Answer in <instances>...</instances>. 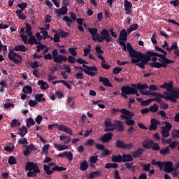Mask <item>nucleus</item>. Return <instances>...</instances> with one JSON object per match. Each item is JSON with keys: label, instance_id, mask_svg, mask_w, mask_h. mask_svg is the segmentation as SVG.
Wrapping results in <instances>:
<instances>
[{"label": "nucleus", "instance_id": "1", "mask_svg": "<svg viewBox=\"0 0 179 179\" xmlns=\"http://www.w3.org/2000/svg\"><path fill=\"white\" fill-rule=\"evenodd\" d=\"M161 89H166L167 92H164V99L172 103H177V99H179V91L173 90V83H164L160 85Z\"/></svg>", "mask_w": 179, "mask_h": 179}, {"label": "nucleus", "instance_id": "2", "mask_svg": "<svg viewBox=\"0 0 179 179\" xmlns=\"http://www.w3.org/2000/svg\"><path fill=\"white\" fill-rule=\"evenodd\" d=\"M27 50V49L24 45H17L14 47V49L9 50L8 55V59L14 62V64L18 65V64H20V62L23 61V58L22 57V55H17V53L15 52V51H21L24 52Z\"/></svg>", "mask_w": 179, "mask_h": 179}, {"label": "nucleus", "instance_id": "3", "mask_svg": "<svg viewBox=\"0 0 179 179\" xmlns=\"http://www.w3.org/2000/svg\"><path fill=\"white\" fill-rule=\"evenodd\" d=\"M152 55L153 57H159V58L158 59V61H159V62H150L149 65L151 68H167L169 64H174V60L168 59L167 57H165L162 54L152 52Z\"/></svg>", "mask_w": 179, "mask_h": 179}, {"label": "nucleus", "instance_id": "4", "mask_svg": "<svg viewBox=\"0 0 179 179\" xmlns=\"http://www.w3.org/2000/svg\"><path fill=\"white\" fill-rule=\"evenodd\" d=\"M105 124V132H110V131H114V127L116 128V131L117 132H124V122H122L121 120H117L115 124L111 123V120L110 119H108L104 121Z\"/></svg>", "mask_w": 179, "mask_h": 179}, {"label": "nucleus", "instance_id": "5", "mask_svg": "<svg viewBox=\"0 0 179 179\" xmlns=\"http://www.w3.org/2000/svg\"><path fill=\"white\" fill-rule=\"evenodd\" d=\"M152 57H153V52L152 51H147L145 53L140 52L135 59H131V64H138V62H141V61L144 65H148L149 61L152 59Z\"/></svg>", "mask_w": 179, "mask_h": 179}, {"label": "nucleus", "instance_id": "6", "mask_svg": "<svg viewBox=\"0 0 179 179\" xmlns=\"http://www.w3.org/2000/svg\"><path fill=\"white\" fill-rule=\"evenodd\" d=\"M25 170L26 171H29L27 173V177L34 178L40 173V166H38L37 163L28 162L25 165Z\"/></svg>", "mask_w": 179, "mask_h": 179}, {"label": "nucleus", "instance_id": "7", "mask_svg": "<svg viewBox=\"0 0 179 179\" xmlns=\"http://www.w3.org/2000/svg\"><path fill=\"white\" fill-rule=\"evenodd\" d=\"M133 87H135V89H137V90H140L141 94H143V96H153L155 97H160L161 99H164V95L157 93V92H152V93H149L148 91H143L145 89H148L149 87L146 84H141L138 83L137 85L134 84Z\"/></svg>", "mask_w": 179, "mask_h": 179}, {"label": "nucleus", "instance_id": "8", "mask_svg": "<svg viewBox=\"0 0 179 179\" xmlns=\"http://www.w3.org/2000/svg\"><path fill=\"white\" fill-rule=\"evenodd\" d=\"M83 67L85 69L82 68V66H76L74 67V69H80L82 72H85V73L89 76H96L97 74L98 69L96 66H89L86 64H83Z\"/></svg>", "mask_w": 179, "mask_h": 179}, {"label": "nucleus", "instance_id": "9", "mask_svg": "<svg viewBox=\"0 0 179 179\" xmlns=\"http://www.w3.org/2000/svg\"><path fill=\"white\" fill-rule=\"evenodd\" d=\"M53 58L54 62L56 64H62L68 60V57L64 55H59L58 50L54 49L52 51V59Z\"/></svg>", "mask_w": 179, "mask_h": 179}, {"label": "nucleus", "instance_id": "10", "mask_svg": "<svg viewBox=\"0 0 179 179\" xmlns=\"http://www.w3.org/2000/svg\"><path fill=\"white\" fill-rule=\"evenodd\" d=\"M104 41L106 43L113 41V36L110 34V31H108L107 29H103L101 31L99 38H98V42L99 43H103Z\"/></svg>", "mask_w": 179, "mask_h": 179}, {"label": "nucleus", "instance_id": "11", "mask_svg": "<svg viewBox=\"0 0 179 179\" xmlns=\"http://www.w3.org/2000/svg\"><path fill=\"white\" fill-rule=\"evenodd\" d=\"M115 146L117 149H131V148H134L133 143H125V142L121 141V140H117L115 143Z\"/></svg>", "mask_w": 179, "mask_h": 179}, {"label": "nucleus", "instance_id": "12", "mask_svg": "<svg viewBox=\"0 0 179 179\" xmlns=\"http://www.w3.org/2000/svg\"><path fill=\"white\" fill-rule=\"evenodd\" d=\"M127 52H129V55L130 58L132 59H135V57H136L138 55H139L140 51L135 50L134 48L132 47V45H131L130 43H127Z\"/></svg>", "mask_w": 179, "mask_h": 179}, {"label": "nucleus", "instance_id": "13", "mask_svg": "<svg viewBox=\"0 0 179 179\" xmlns=\"http://www.w3.org/2000/svg\"><path fill=\"white\" fill-rule=\"evenodd\" d=\"M70 18L68 16H64L62 18V20H64L65 22H66V25L68 26V27H71V24H72L73 22H75L76 20V19H78V17H76V14H75V13L73 12H70Z\"/></svg>", "mask_w": 179, "mask_h": 179}, {"label": "nucleus", "instance_id": "14", "mask_svg": "<svg viewBox=\"0 0 179 179\" xmlns=\"http://www.w3.org/2000/svg\"><path fill=\"white\" fill-rule=\"evenodd\" d=\"M89 33L91 34L92 40L93 41H99L101 34H99V29L97 28H88Z\"/></svg>", "mask_w": 179, "mask_h": 179}, {"label": "nucleus", "instance_id": "15", "mask_svg": "<svg viewBox=\"0 0 179 179\" xmlns=\"http://www.w3.org/2000/svg\"><path fill=\"white\" fill-rule=\"evenodd\" d=\"M120 113L123 115H121L120 117L121 118H124V120H126V121L127 120H131V118H132V117L135 116V114L125 108H122L120 110Z\"/></svg>", "mask_w": 179, "mask_h": 179}, {"label": "nucleus", "instance_id": "16", "mask_svg": "<svg viewBox=\"0 0 179 179\" xmlns=\"http://www.w3.org/2000/svg\"><path fill=\"white\" fill-rule=\"evenodd\" d=\"M121 96L127 100L128 99V96L131 94V90L129 85L123 86L121 88Z\"/></svg>", "mask_w": 179, "mask_h": 179}, {"label": "nucleus", "instance_id": "17", "mask_svg": "<svg viewBox=\"0 0 179 179\" xmlns=\"http://www.w3.org/2000/svg\"><path fill=\"white\" fill-rule=\"evenodd\" d=\"M157 125H160V121L152 118L150 120V125L148 128L150 131H156L157 129Z\"/></svg>", "mask_w": 179, "mask_h": 179}, {"label": "nucleus", "instance_id": "18", "mask_svg": "<svg viewBox=\"0 0 179 179\" xmlns=\"http://www.w3.org/2000/svg\"><path fill=\"white\" fill-rule=\"evenodd\" d=\"M58 157H66L68 159L69 162H72L73 160V154H72V152L71 151H66L63 153H59L58 155Z\"/></svg>", "mask_w": 179, "mask_h": 179}, {"label": "nucleus", "instance_id": "19", "mask_svg": "<svg viewBox=\"0 0 179 179\" xmlns=\"http://www.w3.org/2000/svg\"><path fill=\"white\" fill-rule=\"evenodd\" d=\"M58 130L61 131V132H65L69 135H72V129L69 128V127L64 124H59L58 127Z\"/></svg>", "mask_w": 179, "mask_h": 179}, {"label": "nucleus", "instance_id": "20", "mask_svg": "<svg viewBox=\"0 0 179 179\" xmlns=\"http://www.w3.org/2000/svg\"><path fill=\"white\" fill-rule=\"evenodd\" d=\"M113 138V133H106L103 136L100 138V141L103 142V143H107V142H110Z\"/></svg>", "mask_w": 179, "mask_h": 179}, {"label": "nucleus", "instance_id": "21", "mask_svg": "<svg viewBox=\"0 0 179 179\" xmlns=\"http://www.w3.org/2000/svg\"><path fill=\"white\" fill-rule=\"evenodd\" d=\"M33 150H36V147H34L33 143H31L29 145H26L25 150L23 151L24 155L29 156V155L33 152Z\"/></svg>", "mask_w": 179, "mask_h": 179}, {"label": "nucleus", "instance_id": "22", "mask_svg": "<svg viewBox=\"0 0 179 179\" xmlns=\"http://www.w3.org/2000/svg\"><path fill=\"white\" fill-rule=\"evenodd\" d=\"M164 171H165V173H173V171H174V168H173V162H165Z\"/></svg>", "mask_w": 179, "mask_h": 179}, {"label": "nucleus", "instance_id": "23", "mask_svg": "<svg viewBox=\"0 0 179 179\" xmlns=\"http://www.w3.org/2000/svg\"><path fill=\"white\" fill-rule=\"evenodd\" d=\"M143 152H145L143 148H138L136 151L132 152L131 155L135 159H138V157L143 155Z\"/></svg>", "mask_w": 179, "mask_h": 179}, {"label": "nucleus", "instance_id": "24", "mask_svg": "<svg viewBox=\"0 0 179 179\" xmlns=\"http://www.w3.org/2000/svg\"><path fill=\"white\" fill-rule=\"evenodd\" d=\"M128 37V33L125 29H123L120 32L119 40L122 41H127Z\"/></svg>", "mask_w": 179, "mask_h": 179}, {"label": "nucleus", "instance_id": "25", "mask_svg": "<svg viewBox=\"0 0 179 179\" xmlns=\"http://www.w3.org/2000/svg\"><path fill=\"white\" fill-rule=\"evenodd\" d=\"M99 82L103 83V86H107L108 87H113V84L110 83V80L108 78H106L104 77H99Z\"/></svg>", "mask_w": 179, "mask_h": 179}, {"label": "nucleus", "instance_id": "26", "mask_svg": "<svg viewBox=\"0 0 179 179\" xmlns=\"http://www.w3.org/2000/svg\"><path fill=\"white\" fill-rule=\"evenodd\" d=\"M152 145H153V140H145L143 142V146L145 149H150L152 148Z\"/></svg>", "mask_w": 179, "mask_h": 179}, {"label": "nucleus", "instance_id": "27", "mask_svg": "<svg viewBox=\"0 0 179 179\" xmlns=\"http://www.w3.org/2000/svg\"><path fill=\"white\" fill-rule=\"evenodd\" d=\"M122 162L127 163V162H134V157L131 155H123L122 157Z\"/></svg>", "mask_w": 179, "mask_h": 179}, {"label": "nucleus", "instance_id": "28", "mask_svg": "<svg viewBox=\"0 0 179 179\" xmlns=\"http://www.w3.org/2000/svg\"><path fill=\"white\" fill-rule=\"evenodd\" d=\"M28 43L30 44V45H33V44H40V41H38L37 38H36V36L33 35H29Z\"/></svg>", "mask_w": 179, "mask_h": 179}, {"label": "nucleus", "instance_id": "29", "mask_svg": "<svg viewBox=\"0 0 179 179\" xmlns=\"http://www.w3.org/2000/svg\"><path fill=\"white\" fill-rule=\"evenodd\" d=\"M29 132L27 128L25 126H22V128H19V132L17 133L21 138H23Z\"/></svg>", "mask_w": 179, "mask_h": 179}, {"label": "nucleus", "instance_id": "30", "mask_svg": "<svg viewBox=\"0 0 179 179\" xmlns=\"http://www.w3.org/2000/svg\"><path fill=\"white\" fill-rule=\"evenodd\" d=\"M68 13V7L62 6L59 11L56 13L57 16L59 17L61 15H66Z\"/></svg>", "mask_w": 179, "mask_h": 179}, {"label": "nucleus", "instance_id": "31", "mask_svg": "<svg viewBox=\"0 0 179 179\" xmlns=\"http://www.w3.org/2000/svg\"><path fill=\"white\" fill-rule=\"evenodd\" d=\"M87 169H89V162H87V161L83 160L80 162V170H81V171H86Z\"/></svg>", "mask_w": 179, "mask_h": 179}, {"label": "nucleus", "instance_id": "32", "mask_svg": "<svg viewBox=\"0 0 179 179\" xmlns=\"http://www.w3.org/2000/svg\"><path fill=\"white\" fill-rule=\"evenodd\" d=\"M15 13L19 19H21L22 20H26L27 16L24 15V13H23V10H20V9H17L15 11Z\"/></svg>", "mask_w": 179, "mask_h": 179}, {"label": "nucleus", "instance_id": "33", "mask_svg": "<svg viewBox=\"0 0 179 179\" xmlns=\"http://www.w3.org/2000/svg\"><path fill=\"white\" fill-rule=\"evenodd\" d=\"M54 146L59 151L66 150V149H69V147H68L67 145L58 144L57 143H54Z\"/></svg>", "mask_w": 179, "mask_h": 179}, {"label": "nucleus", "instance_id": "34", "mask_svg": "<svg viewBox=\"0 0 179 179\" xmlns=\"http://www.w3.org/2000/svg\"><path fill=\"white\" fill-rule=\"evenodd\" d=\"M159 153L162 155V156H167V155H170L169 147L166 146L162 149H160Z\"/></svg>", "mask_w": 179, "mask_h": 179}, {"label": "nucleus", "instance_id": "35", "mask_svg": "<svg viewBox=\"0 0 179 179\" xmlns=\"http://www.w3.org/2000/svg\"><path fill=\"white\" fill-rule=\"evenodd\" d=\"M22 92L24 94H31L33 93V88L29 85H26L23 87Z\"/></svg>", "mask_w": 179, "mask_h": 179}, {"label": "nucleus", "instance_id": "36", "mask_svg": "<svg viewBox=\"0 0 179 179\" xmlns=\"http://www.w3.org/2000/svg\"><path fill=\"white\" fill-rule=\"evenodd\" d=\"M38 85L41 86V89L42 90H47V89H48V84H47V83L44 82L43 80H38Z\"/></svg>", "mask_w": 179, "mask_h": 179}, {"label": "nucleus", "instance_id": "37", "mask_svg": "<svg viewBox=\"0 0 179 179\" xmlns=\"http://www.w3.org/2000/svg\"><path fill=\"white\" fill-rule=\"evenodd\" d=\"M161 134L163 138H169V136H170V130L165 129L164 127H162Z\"/></svg>", "mask_w": 179, "mask_h": 179}, {"label": "nucleus", "instance_id": "38", "mask_svg": "<svg viewBox=\"0 0 179 179\" xmlns=\"http://www.w3.org/2000/svg\"><path fill=\"white\" fill-rule=\"evenodd\" d=\"M59 139L60 141H62V142H64V143H69L71 142V137L69 136H64L62 135L59 136Z\"/></svg>", "mask_w": 179, "mask_h": 179}, {"label": "nucleus", "instance_id": "39", "mask_svg": "<svg viewBox=\"0 0 179 179\" xmlns=\"http://www.w3.org/2000/svg\"><path fill=\"white\" fill-rule=\"evenodd\" d=\"M101 176V171H93L90 174L89 178L93 179L96 178V177H100Z\"/></svg>", "mask_w": 179, "mask_h": 179}, {"label": "nucleus", "instance_id": "40", "mask_svg": "<svg viewBox=\"0 0 179 179\" xmlns=\"http://www.w3.org/2000/svg\"><path fill=\"white\" fill-rule=\"evenodd\" d=\"M27 122V127L30 128V127H32V125H36V122L33 119V117H29L26 120Z\"/></svg>", "mask_w": 179, "mask_h": 179}, {"label": "nucleus", "instance_id": "41", "mask_svg": "<svg viewBox=\"0 0 179 179\" xmlns=\"http://www.w3.org/2000/svg\"><path fill=\"white\" fill-rule=\"evenodd\" d=\"M111 160L113 162V163H121L122 162V156H113L111 157Z\"/></svg>", "mask_w": 179, "mask_h": 179}, {"label": "nucleus", "instance_id": "42", "mask_svg": "<svg viewBox=\"0 0 179 179\" xmlns=\"http://www.w3.org/2000/svg\"><path fill=\"white\" fill-rule=\"evenodd\" d=\"M99 161V156L97 155H92L90 159H89V163L90 164H96L97 162Z\"/></svg>", "mask_w": 179, "mask_h": 179}, {"label": "nucleus", "instance_id": "43", "mask_svg": "<svg viewBox=\"0 0 179 179\" xmlns=\"http://www.w3.org/2000/svg\"><path fill=\"white\" fill-rule=\"evenodd\" d=\"M43 97H44L43 94H37L35 96V100L36 101H38L39 103H41V101H45V98H43Z\"/></svg>", "mask_w": 179, "mask_h": 179}, {"label": "nucleus", "instance_id": "44", "mask_svg": "<svg viewBox=\"0 0 179 179\" xmlns=\"http://www.w3.org/2000/svg\"><path fill=\"white\" fill-rule=\"evenodd\" d=\"M40 33H41V35H43L42 36L43 40H47V38H50V40H52V36H50L48 35V31H41Z\"/></svg>", "mask_w": 179, "mask_h": 179}, {"label": "nucleus", "instance_id": "45", "mask_svg": "<svg viewBox=\"0 0 179 179\" xmlns=\"http://www.w3.org/2000/svg\"><path fill=\"white\" fill-rule=\"evenodd\" d=\"M57 34L62 38H65V37H68V36H69V32H65L62 29H59L57 31Z\"/></svg>", "mask_w": 179, "mask_h": 179}, {"label": "nucleus", "instance_id": "46", "mask_svg": "<svg viewBox=\"0 0 179 179\" xmlns=\"http://www.w3.org/2000/svg\"><path fill=\"white\" fill-rule=\"evenodd\" d=\"M16 127H20V121L17 119H13L10 123L11 128H16Z\"/></svg>", "mask_w": 179, "mask_h": 179}, {"label": "nucleus", "instance_id": "47", "mask_svg": "<svg viewBox=\"0 0 179 179\" xmlns=\"http://www.w3.org/2000/svg\"><path fill=\"white\" fill-rule=\"evenodd\" d=\"M43 170L45 171L47 176H51L54 173V170H50V166L48 165L43 166Z\"/></svg>", "mask_w": 179, "mask_h": 179}, {"label": "nucleus", "instance_id": "48", "mask_svg": "<svg viewBox=\"0 0 179 179\" xmlns=\"http://www.w3.org/2000/svg\"><path fill=\"white\" fill-rule=\"evenodd\" d=\"M150 149H152V150H154L155 152H159L160 151V145H159V143H155V141H153V143L152 144Z\"/></svg>", "mask_w": 179, "mask_h": 179}, {"label": "nucleus", "instance_id": "49", "mask_svg": "<svg viewBox=\"0 0 179 179\" xmlns=\"http://www.w3.org/2000/svg\"><path fill=\"white\" fill-rule=\"evenodd\" d=\"M25 30L28 36L33 35V32H31V26L27 22L26 23Z\"/></svg>", "mask_w": 179, "mask_h": 179}, {"label": "nucleus", "instance_id": "50", "mask_svg": "<svg viewBox=\"0 0 179 179\" xmlns=\"http://www.w3.org/2000/svg\"><path fill=\"white\" fill-rule=\"evenodd\" d=\"M67 103L71 108H75V100H73V98L69 97L67 100Z\"/></svg>", "mask_w": 179, "mask_h": 179}, {"label": "nucleus", "instance_id": "51", "mask_svg": "<svg viewBox=\"0 0 179 179\" xmlns=\"http://www.w3.org/2000/svg\"><path fill=\"white\" fill-rule=\"evenodd\" d=\"M149 109L151 113H157V111H159V105L155 103V104L151 106L149 108Z\"/></svg>", "mask_w": 179, "mask_h": 179}, {"label": "nucleus", "instance_id": "52", "mask_svg": "<svg viewBox=\"0 0 179 179\" xmlns=\"http://www.w3.org/2000/svg\"><path fill=\"white\" fill-rule=\"evenodd\" d=\"M76 50H78L77 48H69V52H70L73 57H76L78 55V52H76Z\"/></svg>", "mask_w": 179, "mask_h": 179}, {"label": "nucleus", "instance_id": "53", "mask_svg": "<svg viewBox=\"0 0 179 179\" xmlns=\"http://www.w3.org/2000/svg\"><path fill=\"white\" fill-rule=\"evenodd\" d=\"M50 148V144H45L42 148V153H44L45 156L48 155V149Z\"/></svg>", "mask_w": 179, "mask_h": 179}, {"label": "nucleus", "instance_id": "54", "mask_svg": "<svg viewBox=\"0 0 179 179\" xmlns=\"http://www.w3.org/2000/svg\"><path fill=\"white\" fill-rule=\"evenodd\" d=\"M16 163H17L16 158L14 156H10L8 159V164L10 166H13V164H16Z\"/></svg>", "mask_w": 179, "mask_h": 179}, {"label": "nucleus", "instance_id": "55", "mask_svg": "<svg viewBox=\"0 0 179 179\" xmlns=\"http://www.w3.org/2000/svg\"><path fill=\"white\" fill-rule=\"evenodd\" d=\"M93 145H96V141H94L93 139H88L85 143V146H93Z\"/></svg>", "mask_w": 179, "mask_h": 179}, {"label": "nucleus", "instance_id": "56", "mask_svg": "<svg viewBox=\"0 0 179 179\" xmlns=\"http://www.w3.org/2000/svg\"><path fill=\"white\" fill-rule=\"evenodd\" d=\"M152 101H153V100H152V99H148V100H145V101H142V102L141 103V107H146L148 105H150V103H152Z\"/></svg>", "mask_w": 179, "mask_h": 179}, {"label": "nucleus", "instance_id": "57", "mask_svg": "<svg viewBox=\"0 0 179 179\" xmlns=\"http://www.w3.org/2000/svg\"><path fill=\"white\" fill-rule=\"evenodd\" d=\"M52 170L53 171H65L66 170V168L55 166V167L52 168Z\"/></svg>", "mask_w": 179, "mask_h": 179}, {"label": "nucleus", "instance_id": "58", "mask_svg": "<svg viewBox=\"0 0 179 179\" xmlns=\"http://www.w3.org/2000/svg\"><path fill=\"white\" fill-rule=\"evenodd\" d=\"M17 8H20V10H24L25 8H27V3L22 2L21 3H18L17 5Z\"/></svg>", "mask_w": 179, "mask_h": 179}, {"label": "nucleus", "instance_id": "59", "mask_svg": "<svg viewBox=\"0 0 179 179\" xmlns=\"http://www.w3.org/2000/svg\"><path fill=\"white\" fill-rule=\"evenodd\" d=\"M130 93L131 94H136V97H139V96H141V94L138 93L136 88H134L132 87H130Z\"/></svg>", "mask_w": 179, "mask_h": 179}, {"label": "nucleus", "instance_id": "60", "mask_svg": "<svg viewBox=\"0 0 179 179\" xmlns=\"http://www.w3.org/2000/svg\"><path fill=\"white\" fill-rule=\"evenodd\" d=\"M125 124L128 127H132L135 125V120H131V119H127V121L125 122Z\"/></svg>", "mask_w": 179, "mask_h": 179}, {"label": "nucleus", "instance_id": "61", "mask_svg": "<svg viewBox=\"0 0 179 179\" xmlns=\"http://www.w3.org/2000/svg\"><path fill=\"white\" fill-rule=\"evenodd\" d=\"M178 145V141H173L172 143H171L169 144V145H168V148H169V149L171 148V149L173 150V149H176L177 148Z\"/></svg>", "mask_w": 179, "mask_h": 179}, {"label": "nucleus", "instance_id": "62", "mask_svg": "<svg viewBox=\"0 0 179 179\" xmlns=\"http://www.w3.org/2000/svg\"><path fill=\"white\" fill-rule=\"evenodd\" d=\"M95 51L97 52V54H104V50H101V46L99 45H96Z\"/></svg>", "mask_w": 179, "mask_h": 179}, {"label": "nucleus", "instance_id": "63", "mask_svg": "<svg viewBox=\"0 0 179 179\" xmlns=\"http://www.w3.org/2000/svg\"><path fill=\"white\" fill-rule=\"evenodd\" d=\"M121 71H122V68L116 67L113 69V75H118Z\"/></svg>", "mask_w": 179, "mask_h": 179}, {"label": "nucleus", "instance_id": "64", "mask_svg": "<svg viewBox=\"0 0 179 179\" xmlns=\"http://www.w3.org/2000/svg\"><path fill=\"white\" fill-rule=\"evenodd\" d=\"M155 164H157V166H158L160 171H162L163 170V167H164V166H165V162H162L160 161H158V162Z\"/></svg>", "mask_w": 179, "mask_h": 179}]
</instances>
